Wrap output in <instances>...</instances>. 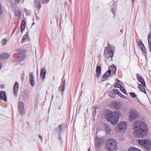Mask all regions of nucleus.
<instances>
[{
	"label": "nucleus",
	"mask_w": 151,
	"mask_h": 151,
	"mask_svg": "<svg viewBox=\"0 0 151 151\" xmlns=\"http://www.w3.org/2000/svg\"><path fill=\"white\" fill-rule=\"evenodd\" d=\"M136 76L137 78L139 81L140 82L141 84L143 85L145 87H146V83L142 77L140 75L137 73V74Z\"/></svg>",
	"instance_id": "obj_10"
},
{
	"label": "nucleus",
	"mask_w": 151,
	"mask_h": 151,
	"mask_svg": "<svg viewBox=\"0 0 151 151\" xmlns=\"http://www.w3.org/2000/svg\"><path fill=\"white\" fill-rule=\"evenodd\" d=\"M60 87H59V89H60Z\"/></svg>",
	"instance_id": "obj_59"
},
{
	"label": "nucleus",
	"mask_w": 151,
	"mask_h": 151,
	"mask_svg": "<svg viewBox=\"0 0 151 151\" xmlns=\"http://www.w3.org/2000/svg\"><path fill=\"white\" fill-rule=\"evenodd\" d=\"M39 137L40 139L41 140H42V136L40 135Z\"/></svg>",
	"instance_id": "obj_50"
},
{
	"label": "nucleus",
	"mask_w": 151,
	"mask_h": 151,
	"mask_svg": "<svg viewBox=\"0 0 151 151\" xmlns=\"http://www.w3.org/2000/svg\"><path fill=\"white\" fill-rule=\"evenodd\" d=\"M83 83L82 84V85H83Z\"/></svg>",
	"instance_id": "obj_60"
},
{
	"label": "nucleus",
	"mask_w": 151,
	"mask_h": 151,
	"mask_svg": "<svg viewBox=\"0 0 151 151\" xmlns=\"http://www.w3.org/2000/svg\"><path fill=\"white\" fill-rule=\"evenodd\" d=\"M106 148L110 151H116L117 149V144L114 139L108 138L106 143Z\"/></svg>",
	"instance_id": "obj_3"
},
{
	"label": "nucleus",
	"mask_w": 151,
	"mask_h": 151,
	"mask_svg": "<svg viewBox=\"0 0 151 151\" xmlns=\"http://www.w3.org/2000/svg\"><path fill=\"white\" fill-rule=\"evenodd\" d=\"M134 0H132V3H133L134 1Z\"/></svg>",
	"instance_id": "obj_55"
},
{
	"label": "nucleus",
	"mask_w": 151,
	"mask_h": 151,
	"mask_svg": "<svg viewBox=\"0 0 151 151\" xmlns=\"http://www.w3.org/2000/svg\"><path fill=\"white\" fill-rule=\"evenodd\" d=\"M1 42L2 43V45H4L7 42L6 40V39H3L1 41Z\"/></svg>",
	"instance_id": "obj_40"
},
{
	"label": "nucleus",
	"mask_w": 151,
	"mask_h": 151,
	"mask_svg": "<svg viewBox=\"0 0 151 151\" xmlns=\"http://www.w3.org/2000/svg\"><path fill=\"white\" fill-rule=\"evenodd\" d=\"M24 108V106L23 102L22 101L19 102L18 103V108L19 114L21 115H23L25 113V111L23 109Z\"/></svg>",
	"instance_id": "obj_9"
},
{
	"label": "nucleus",
	"mask_w": 151,
	"mask_h": 151,
	"mask_svg": "<svg viewBox=\"0 0 151 151\" xmlns=\"http://www.w3.org/2000/svg\"><path fill=\"white\" fill-rule=\"evenodd\" d=\"M17 32H18V30L17 31ZM18 32H19V30L18 31Z\"/></svg>",
	"instance_id": "obj_58"
},
{
	"label": "nucleus",
	"mask_w": 151,
	"mask_h": 151,
	"mask_svg": "<svg viewBox=\"0 0 151 151\" xmlns=\"http://www.w3.org/2000/svg\"><path fill=\"white\" fill-rule=\"evenodd\" d=\"M90 151V148H89V149L88 150V151Z\"/></svg>",
	"instance_id": "obj_54"
},
{
	"label": "nucleus",
	"mask_w": 151,
	"mask_h": 151,
	"mask_svg": "<svg viewBox=\"0 0 151 151\" xmlns=\"http://www.w3.org/2000/svg\"><path fill=\"white\" fill-rule=\"evenodd\" d=\"M122 87L120 84L119 83L116 84L114 86V87L115 88H120V87Z\"/></svg>",
	"instance_id": "obj_41"
},
{
	"label": "nucleus",
	"mask_w": 151,
	"mask_h": 151,
	"mask_svg": "<svg viewBox=\"0 0 151 151\" xmlns=\"http://www.w3.org/2000/svg\"><path fill=\"white\" fill-rule=\"evenodd\" d=\"M42 4H45V3H46V2H45V1H42Z\"/></svg>",
	"instance_id": "obj_53"
},
{
	"label": "nucleus",
	"mask_w": 151,
	"mask_h": 151,
	"mask_svg": "<svg viewBox=\"0 0 151 151\" xmlns=\"http://www.w3.org/2000/svg\"><path fill=\"white\" fill-rule=\"evenodd\" d=\"M63 126V125L61 124L58 127L55 128V130L56 132L58 134L60 133L62 131Z\"/></svg>",
	"instance_id": "obj_19"
},
{
	"label": "nucleus",
	"mask_w": 151,
	"mask_h": 151,
	"mask_svg": "<svg viewBox=\"0 0 151 151\" xmlns=\"http://www.w3.org/2000/svg\"><path fill=\"white\" fill-rule=\"evenodd\" d=\"M120 82V81L119 80V79H116V83H119Z\"/></svg>",
	"instance_id": "obj_51"
},
{
	"label": "nucleus",
	"mask_w": 151,
	"mask_h": 151,
	"mask_svg": "<svg viewBox=\"0 0 151 151\" xmlns=\"http://www.w3.org/2000/svg\"><path fill=\"white\" fill-rule=\"evenodd\" d=\"M20 0H15L14 2L18 4L20 2Z\"/></svg>",
	"instance_id": "obj_45"
},
{
	"label": "nucleus",
	"mask_w": 151,
	"mask_h": 151,
	"mask_svg": "<svg viewBox=\"0 0 151 151\" xmlns=\"http://www.w3.org/2000/svg\"><path fill=\"white\" fill-rule=\"evenodd\" d=\"M129 94L130 96L133 98H135L137 97V95L134 92H131Z\"/></svg>",
	"instance_id": "obj_35"
},
{
	"label": "nucleus",
	"mask_w": 151,
	"mask_h": 151,
	"mask_svg": "<svg viewBox=\"0 0 151 151\" xmlns=\"http://www.w3.org/2000/svg\"><path fill=\"white\" fill-rule=\"evenodd\" d=\"M100 141H101V139H99L96 140L95 141V145L97 147H98L101 145V143L100 142Z\"/></svg>",
	"instance_id": "obj_26"
},
{
	"label": "nucleus",
	"mask_w": 151,
	"mask_h": 151,
	"mask_svg": "<svg viewBox=\"0 0 151 151\" xmlns=\"http://www.w3.org/2000/svg\"><path fill=\"white\" fill-rule=\"evenodd\" d=\"M30 83V85L32 86H34L35 85V82L34 80V79H31L29 80Z\"/></svg>",
	"instance_id": "obj_32"
},
{
	"label": "nucleus",
	"mask_w": 151,
	"mask_h": 151,
	"mask_svg": "<svg viewBox=\"0 0 151 151\" xmlns=\"http://www.w3.org/2000/svg\"><path fill=\"white\" fill-rule=\"evenodd\" d=\"M121 115V112L118 110H116L115 111H107L105 114L108 121L113 125L116 124L118 122L119 117Z\"/></svg>",
	"instance_id": "obj_2"
},
{
	"label": "nucleus",
	"mask_w": 151,
	"mask_h": 151,
	"mask_svg": "<svg viewBox=\"0 0 151 151\" xmlns=\"http://www.w3.org/2000/svg\"><path fill=\"white\" fill-rule=\"evenodd\" d=\"M34 23H33L32 24V25H34Z\"/></svg>",
	"instance_id": "obj_57"
},
{
	"label": "nucleus",
	"mask_w": 151,
	"mask_h": 151,
	"mask_svg": "<svg viewBox=\"0 0 151 151\" xmlns=\"http://www.w3.org/2000/svg\"><path fill=\"white\" fill-rule=\"evenodd\" d=\"M108 94L111 97L114 98L115 97V95L113 92L110 91L109 92Z\"/></svg>",
	"instance_id": "obj_31"
},
{
	"label": "nucleus",
	"mask_w": 151,
	"mask_h": 151,
	"mask_svg": "<svg viewBox=\"0 0 151 151\" xmlns=\"http://www.w3.org/2000/svg\"><path fill=\"white\" fill-rule=\"evenodd\" d=\"M120 89L122 92L124 93V94L127 95V93L126 90L124 88V87L123 86L120 87Z\"/></svg>",
	"instance_id": "obj_34"
},
{
	"label": "nucleus",
	"mask_w": 151,
	"mask_h": 151,
	"mask_svg": "<svg viewBox=\"0 0 151 151\" xmlns=\"http://www.w3.org/2000/svg\"><path fill=\"white\" fill-rule=\"evenodd\" d=\"M138 115V113L136 110L132 109L129 112V120L132 121L136 119Z\"/></svg>",
	"instance_id": "obj_7"
},
{
	"label": "nucleus",
	"mask_w": 151,
	"mask_h": 151,
	"mask_svg": "<svg viewBox=\"0 0 151 151\" xmlns=\"http://www.w3.org/2000/svg\"><path fill=\"white\" fill-rule=\"evenodd\" d=\"M5 86L4 84H1L0 85V87L2 88H4Z\"/></svg>",
	"instance_id": "obj_46"
},
{
	"label": "nucleus",
	"mask_w": 151,
	"mask_h": 151,
	"mask_svg": "<svg viewBox=\"0 0 151 151\" xmlns=\"http://www.w3.org/2000/svg\"><path fill=\"white\" fill-rule=\"evenodd\" d=\"M46 73V70L44 68H42L40 72V76L42 80L45 79Z\"/></svg>",
	"instance_id": "obj_13"
},
{
	"label": "nucleus",
	"mask_w": 151,
	"mask_h": 151,
	"mask_svg": "<svg viewBox=\"0 0 151 151\" xmlns=\"http://www.w3.org/2000/svg\"><path fill=\"white\" fill-rule=\"evenodd\" d=\"M2 54L3 60H6L9 57V55L7 53H4Z\"/></svg>",
	"instance_id": "obj_29"
},
{
	"label": "nucleus",
	"mask_w": 151,
	"mask_h": 151,
	"mask_svg": "<svg viewBox=\"0 0 151 151\" xmlns=\"http://www.w3.org/2000/svg\"><path fill=\"white\" fill-rule=\"evenodd\" d=\"M25 27V22L24 20H23L22 22L21 27V32H22L24 29Z\"/></svg>",
	"instance_id": "obj_22"
},
{
	"label": "nucleus",
	"mask_w": 151,
	"mask_h": 151,
	"mask_svg": "<svg viewBox=\"0 0 151 151\" xmlns=\"http://www.w3.org/2000/svg\"><path fill=\"white\" fill-rule=\"evenodd\" d=\"M104 127L106 129L107 134H110V132L112 131L111 127L106 124L104 125Z\"/></svg>",
	"instance_id": "obj_18"
},
{
	"label": "nucleus",
	"mask_w": 151,
	"mask_h": 151,
	"mask_svg": "<svg viewBox=\"0 0 151 151\" xmlns=\"http://www.w3.org/2000/svg\"><path fill=\"white\" fill-rule=\"evenodd\" d=\"M138 144L143 148L147 151L151 150V142L147 139H140L137 140Z\"/></svg>",
	"instance_id": "obj_4"
},
{
	"label": "nucleus",
	"mask_w": 151,
	"mask_h": 151,
	"mask_svg": "<svg viewBox=\"0 0 151 151\" xmlns=\"http://www.w3.org/2000/svg\"><path fill=\"white\" fill-rule=\"evenodd\" d=\"M115 47L112 45H108L107 47H105L104 51V55L107 58H112L115 50Z\"/></svg>",
	"instance_id": "obj_5"
},
{
	"label": "nucleus",
	"mask_w": 151,
	"mask_h": 151,
	"mask_svg": "<svg viewBox=\"0 0 151 151\" xmlns=\"http://www.w3.org/2000/svg\"><path fill=\"white\" fill-rule=\"evenodd\" d=\"M38 101L37 99H36L35 100V105L36 108L38 107Z\"/></svg>",
	"instance_id": "obj_37"
},
{
	"label": "nucleus",
	"mask_w": 151,
	"mask_h": 151,
	"mask_svg": "<svg viewBox=\"0 0 151 151\" xmlns=\"http://www.w3.org/2000/svg\"><path fill=\"white\" fill-rule=\"evenodd\" d=\"M65 88V86H62L61 87V89H59V91H60V92L62 93V95L63 92L64 91Z\"/></svg>",
	"instance_id": "obj_36"
},
{
	"label": "nucleus",
	"mask_w": 151,
	"mask_h": 151,
	"mask_svg": "<svg viewBox=\"0 0 151 151\" xmlns=\"http://www.w3.org/2000/svg\"><path fill=\"white\" fill-rule=\"evenodd\" d=\"M112 76V74L111 73L110 70H109L107 71L103 76V78L106 79L108 77H111Z\"/></svg>",
	"instance_id": "obj_14"
},
{
	"label": "nucleus",
	"mask_w": 151,
	"mask_h": 151,
	"mask_svg": "<svg viewBox=\"0 0 151 151\" xmlns=\"http://www.w3.org/2000/svg\"><path fill=\"white\" fill-rule=\"evenodd\" d=\"M24 73L22 76V81H23L24 79Z\"/></svg>",
	"instance_id": "obj_49"
},
{
	"label": "nucleus",
	"mask_w": 151,
	"mask_h": 151,
	"mask_svg": "<svg viewBox=\"0 0 151 151\" xmlns=\"http://www.w3.org/2000/svg\"><path fill=\"white\" fill-rule=\"evenodd\" d=\"M109 70H110L111 71V73H114V75H115L116 68V67L115 66L113 65L112 66H109Z\"/></svg>",
	"instance_id": "obj_17"
},
{
	"label": "nucleus",
	"mask_w": 151,
	"mask_h": 151,
	"mask_svg": "<svg viewBox=\"0 0 151 151\" xmlns=\"http://www.w3.org/2000/svg\"><path fill=\"white\" fill-rule=\"evenodd\" d=\"M7 0V1H9V0Z\"/></svg>",
	"instance_id": "obj_61"
},
{
	"label": "nucleus",
	"mask_w": 151,
	"mask_h": 151,
	"mask_svg": "<svg viewBox=\"0 0 151 151\" xmlns=\"http://www.w3.org/2000/svg\"><path fill=\"white\" fill-rule=\"evenodd\" d=\"M118 95L119 96L121 97L122 98H125V96L122 94L121 93L119 92V94H118Z\"/></svg>",
	"instance_id": "obj_44"
},
{
	"label": "nucleus",
	"mask_w": 151,
	"mask_h": 151,
	"mask_svg": "<svg viewBox=\"0 0 151 151\" xmlns=\"http://www.w3.org/2000/svg\"><path fill=\"white\" fill-rule=\"evenodd\" d=\"M62 86H65V80H64L63 81Z\"/></svg>",
	"instance_id": "obj_47"
},
{
	"label": "nucleus",
	"mask_w": 151,
	"mask_h": 151,
	"mask_svg": "<svg viewBox=\"0 0 151 151\" xmlns=\"http://www.w3.org/2000/svg\"><path fill=\"white\" fill-rule=\"evenodd\" d=\"M101 72V67L100 66H97L96 69V77L98 79L100 77Z\"/></svg>",
	"instance_id": "obj_12"
},
{
	"label": "nucleus",
	"mask_w": 151,
	"mask_h": 151,
	"mask_svg": "<svg viewBox=\"0 0 151 151\" xmlns=\"http://www.w3.org/2000/svg\"><path fill=\"white\" fill-rule=\"evenodd\" d=\"M17 4H16L15 2L13 3L11 5V7L12 10L14 11V10H15V9H17V8H18L17 5Z\"/></svg>",
	"instance_id": "obj_23"
},
{
	"label": "nucleus",
	"mask_w": 151,
	"mask_h": 151,
	"mask_svg": "<svg viewBox=\"0 0 151 151\" xmlns=\"http://www.w3.org/2000/svg\"><path fill=\"white\" fill-rule=\"evenodd\" d=\"M46 3H47L50 1V0H45Z\"/></svg>",
	"instance_id": "obj_52"
},
{
	"label": "nucleus",
	"mask_w": 151,
	"mask_h": 151,
	"mask_svg": "<svg viewBox=\"0 0 151 151\" xmlns=\"http://www.w3.org/2000/svg\"><path fill=\"white\" fill-rule=\"evenodd\" d=\"M148 44L149 47V49L151 52V31L150 34L148 36Z\"/></svg>",
	"instance_id": "obj_20"
},
{
	"label": "nucleus",
	"mask_w": 151,
	"mask_h": 151,
	"mask_svg": "<svg viewBox=\"0 0 151 151\" xmlns=\"http://www.w3.org/2000/svg\"><path fill=\"white\" fill-rule=\"evenodd\" d=\"M138 45L140 47L141 50H144V48L145 47L141 40L138 43Z\"/></svg>",
	"instance_id": "obj_27"
},
{
	"label": "nucleus",
	"mask_w": 151,
	"mask_h": 151,
	"mask_svg": "<svg viewBox=\"0 0 151 151\" xmlns=\"http://www.w3.org/2000/svg\"><path fill=\"white\" fill-rule=\"evenodd\" d=\"M28 33L27 32V33L25 35H24L23 37L22 40V43H23V42H24V41L25 40H27V39L28 37Z\"/></svg>",
	"instance_id": "obj_30"
},
{
	"label": "nucleus",
	"mask_w": 151,
	"mask_h": 151,
	"mask_svg": "<svg viewBox=\"0 0 151 151\" xmlns=\"http://www.w3.org/2000/svg\"><path fill=\"white\" fill-rule=\"evenodd\" d=\"M67 3V2H65V4Z\"/></svg>",
	"instance_id": "obj_56"
},
{
	"label": "nucleus",
	"mask_w": 151,
	"mask_h": 151,
	"mask_svg": "<svg viewBox=\"0 0 151 151\" xmlns=\"http://www.w3.org/2000/svg\"><path fill=\"white\" fill-rule=\"evenodd\" d=\"M23 98L24 99H28L29 98V96L28 93H25L23 96Z\"/></svg>",
	"instance_id": "obj_38"
},
{
	"label": "nucleus",
	"mask_w": 151,
	"mask_h": 151,
	"mask_svg": "<svg viewBox=\"0 0 151 151\" xmlns=\"http://www.w3.org/2000/svg\"><path fill=\"white\" fill-rule=\"evenodd\" d=\"M142 50L143 52L144 55L145 56V57L146 58L147 57V54H146V52L145 51V48H144V50Z\"/></svg>",
	"instance_id": "obj_43"
},
{
	"label": "nucleus",
	"mask_w": 151,
	"mask_h": 151,
	"mask_svg": "<svg viewBox=\"0 0 151 151\" xmlns=\"http://www.w3.org/2000/svg\"><path fill=\"white\" fill-rule=\"evenodd\" d=\"M138 88L141 91L144 92V93L146 94L147 92L145 88V87L142 84H139V83H138Z\"/></svg>",
	"instance_id": "obj_15"
},
{
	"label": "nucleus",
	"mask_w": 151,
	"mask_h": 151,
	"mask_svg": "<svg viewBox=\"0 0 151 151\" xmlns=\"http://www.w3.org/2000/svg\"><path fill=\"white\" fill-rule=\"evenodd\" d=\"M113 106L114 108L116 109H119L120 107L119 104L116 102L113 103Z\"/></svg>",
	"instance_id": "obj_25"
},
{
	"label": "nucleus",
	"mask_w": 151,
	"mask_h": 151,
	"mask_svg": "<svg viewBox=\"0 0 151 151\" xmlns=\"http://www.w3.org/2000/svg\"><path fill=\"white\" fill-rule=\"evenodd\" d=\"M133 134L138 138H144L147 135L148 129L146 124L141 121L137 120L134 123Z\"/></svg>",
	"instance_id": "obj_1"
},
{
	"label": "nucleus",
	"mask_w": 151,
	"mask_h": 151,
	"mask_svg": "<svg viewBox=\"0 0 151 151\" xmlns=\"http://www.w3.org/2000/svg\"><path fill=\"white\" fill-rule=\"evenodd\" d=\"M128 151H141L140 150L137 149V148L132 147L130 148Z\"/></svg>",
	"instance_id": "obj_28"
},
{
	"label": "nucleus",
	"mask_w": 151,
	"mask_h": 151,
	"mask_svg": "<svg viewBox=\"0 0 151 151\" xmlns=\"http://www.w3.org/2000/svg\"><path fill=\"white\" fill-rule=\"evenodd\" d=\"M29 76V80L31 79H34V77L33 75V73L32 72H31L30 73Z\"/></svg>",
	"instance_id": "obj_33"
},
{
	"label": "nucleus",
	"mask_w": 151,
	"mask_h": 151,
	"mask_svg": "<svg viewBox=\"0 0 151 151\" xmlns=\"http://www.w3.org/2000/svg\"><path fill=\"white\" fill-rule=\"evenodd\" d=\"M26 51L23 50L20 53L19 56L16 58V60L17 62H19L24 60L26 56Z\"/></svg>",
	"instance_id": "obj_8"
},
{
	"label": "nucleus",
	"mask_w": 151,
	"mask_h": 151,
	"mask_svg": "<svg viewBox=\"0 0 151 151\" xmlns=\"http://www.w3.org/2000/svg\"><path fill=\"white\" fill-rule=\"evenodd\" d=\"M13 11L14 12L16 16L18 17H19L21 16L20 10L18 8L14 10Z\"/></svg>",
	"instance_id": "obj_21"
},
{
	"label": "nucleus",
	"mask_w": 151,
	"mask_h": 151,
	"mask_svg": "<svg viewBox=\"0 0 151 151\" xmlns=\"http://www.w3.org/2000/svg\"><path fill=\"white\" fill-rule=\"evenodd\" d=\"M127 123L124 122H120L116 127V129L119 132H124L127 129Z\"/></svg>",
	"instance_id": "obj_6"
},
{
	"label": "nucleus",
	"mask_w": 151,
	"mask_h": 151,
	"mask_svg": "<svg viewBox=\"0 0 151 151\" xmlns=\"http://www.w3.org/2000/svg\"><path fill=\"white\" fill-rule=\"evenodd\" d=\"M116 8H115V7H114V8H112V9H111L112 12L113 13V14L114 16H115V10H116Z\"/></svg>",
	"instance_id": "obj_42"
},
{
	"label": "nucleus",
	"mask_w": 151,
	"mask_h": 151,
	"mask_svg": "<svg viewBox=\"0 0 151 151\" xmlns=\"http://www.w3.org/2000/svg\"><path fill=\"white\" fill-rule=\"evenodd\" d=\"M0 60H3L2 54L0 55Z\"/></svg>",
	"instance_id": "obj_48"
},
{
	"label": "nucleus",
	"mask_w": 151,
	"mask_h": 151,
	"mask_svg": "<svg viewBox=\"0 0 151 151\" xmlns=\"http://www.w3.org/2000/svg\"><path fill=\"white\" fill-rule=\"evenodd\" d=\"M19 88V84L18 82H16L13 86L14 94L15 96L17 94V92Z\"/></svg>",
	"instance_id": "obj_11"
},
{
	"label": "nucleus",
	"mask_w": 151,
	"mask_h": 151,
	"mask_svg": "<svg viewBox=\"0 0 151 151\" xmlns=\"http://www.w3.org/2000/svg\"><path fill=\"white\" fill-rule=\"evenodd\" d=\"M34 5L36 7L38 8V9H40L41 6V4L37 0L35 1Z\"/></svg>",
	"instance_id": "obj_24"
},
{
	"label": "nucleus",
	"mask_w": 151,
	"mask_h": 151,
	"mask_svg": "<svg viewBox=\"0 0 151 151\" xmlns=\"http://www.w3.org/2000/svg\"><path fill=\"white\" fill-rule=\"evenodd\" d=\"M113 91L114 94H116L118 95L120 92L118 90L115 89H113Z\"/></svg>",
	"instance_id": "obj_39"
},
{
	"label": "nucleus",
	"mask_w": 151,
	"mask_h": 151,
	"mask_svg": "<svg viewBox=\"0 0 151 151\" xmlns=\"http://www.w3.org/2000/svg\"><path fill=\"white\" fill-rule=\"evenodd\" d=\"M0 97L1 99L4 100L5 101L7 100L6 97L5 92L3 91H1L0 93Z\"/></svg>",
	"instance_id": "obj_16"
}]
</instances>
